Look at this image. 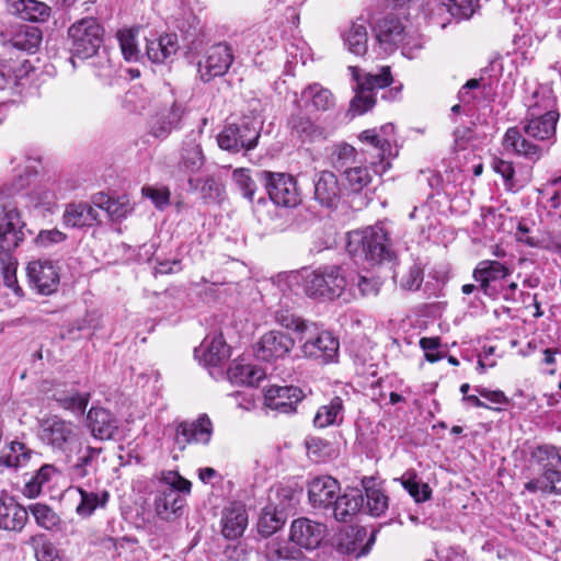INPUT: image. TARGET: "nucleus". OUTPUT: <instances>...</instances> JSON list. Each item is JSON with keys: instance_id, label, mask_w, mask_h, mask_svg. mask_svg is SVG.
<instances>
[{"instance_id": "1", "label": "nucleus", "mask_w": 561, "mask_h": 561, "mask_svg": "<svg viewBox=\"0 0 561 561\" xmlns=\"http://www.w3.org/2000/svg\"><path fill=\"white\" fill-rule=\"evenodd\" d=\"M346 250L354 261L371 266L396 259L390 232L380 224L350 231Z\"/></svg>"}, {"instance_id": "2", "label": "nucleus", "mask_w": 561, "mask_h": 561, "mask_svg": "<svg viewBox=\"0 0 561 561\" xmlns=\"http://www.w3.org/2000/svg\"><path fill=\"white\" fill-rule=\"evenodd\" d=\"M348 285L345 270L340 265L320 266L304 275L305 294L320 301H333L340 298Z\"/></svg>"}, {"instance_id": "3", "label": "nucleus", "mask_w": 561, "mask_h": 561, "mask_svg": "<svg viewBox=\"0 0 561 561\" xmlns=\"http://www.w3.org/2000/svg\"><path fill=\"white\" fill-rule=\"evenodd\" d=\"M353 80L355 95L350 103V112L355 115H363L374 107L376 103V90L389 87L393 79L390 67H382L378 73L364 72L358 67H350Z\"/></svg>"}, {"instance_id": "4", "label": "nucleus", "mask_w": 561, "mask_h": 561, "mask_svg": "<svg viewBox=\"0 0 561 561\" xmlns=\"http://www.w3.org/2000/svg\"><path fill=\"white\" fill-rule=\"evenodd\" d=\"M68 38L69 60L76 68V58L89 59L99 53L104 41V27L94 18H83L69 27Z\"/></svg>"}, {"instance_id": "5", "label": "nucleus", "mask_w": 561, "mask_h": 561, "mask_svg": "<svg viewBox=\"0 0 561 561\" xmlns=\"http://www.w3.org/2000/svg\"><path fill=\"white\" fill-rule=\"evenodd\" d=\"M261 135V123L255 118L243 117L228 124L217 137L218 146L230 152L252 150Z\"/></svg>"}, {"instance_id": "6", "label": "nucleus", "mask_w": 561, "mask_h": 561, "mask_svg": "<svg viewBox=\"0 0 561 561\" xmlns=\"http://www.w3.org/2000/svg\"><path fill=\"white\" fill-rule=\"evenodd\" d=\"M175 27L180 32L188 58L199 56L210 43L205 23L192 10H183L175 18Z\"/></svg>"}, {"instance_id": "7", "label": "nucleus", "mask_w": 561, "mask_h": 561, "mask_svg": "<svg viewBox=\"0 0 561 561\" xmlns=\"http://www.w3.org/2000/svg\"><path fill=\"white\" fill-rule=\"evenodd\" d=\"M257 176L264 182L266 192L275 205L291 208L300 204V192L293 175L264 170L257 172Z\"/></svg>"}, {"instance_id": "8", "label": "nucleus", "mask_w": 561, "mask_h": 561, "mask_svg": "<svg viewBox=\"0 0 561 561\" xmlns=\"http://www.w3.org/2000/svg\"><path fill=\"white\" fill-rule=\"evenodd\" d=\"M232 46L227 42H219L205 50V55L196 62L197 77L204 83L215 78L224 77L233 64Z\"/></svg>"}, {"instance_id": "9", "label": "nucleus", "mask_w": 561, "mask_h": 561, "mask_svg": "<svg viewBox=\"0 0 561 561\" xmlns=\"http://www.w3.org/2000/svg\"><path fill=\"white\" fill-rule=\"evenodd\" d=\"M174 445L183 451L187 445H208L213 436V423L207 414L195 420L175 422Z\"/></svg>"}, {"instance_id": "10", "label": "nucleus", "mask_w": 561, "mask_h": 561, "mask_svg": "<svg viewBox=\"0 0 561 561\" xmlns=\"http://www.w3.org/2000/svg\"><path fill=\"white\" fill-rule=\"evenodd\" d=\"M39 437L53 449L65 450L77 439V426L58 415H48L39 422Z\"/></svg>"}, {"instance_id": "11", "label": "nucleus", "mask_w": 561, "mask_h": 561, "mask_svg": "<svg viewBox=\"0 0 561 561\" xmlns=\"http://www.w3.org/2000/svg\"><path fill=\"white\" fill-rule=\"evenodd\" d=\"M340 342L330 331H321L306 336L300 346L304 357L320 365L335 363L339 357Z\"/></svg>"}, {"instance_id": "12", "label": "nucleus", "mask_w": 561, "mask_h": 561, "mask_svg": "<svg viewBox=\"0 0 561 561\" xmlns=\"http://www.w3.org/2000/svg\"><path fill=\"white\" fill-rule=\"evenodd\" d=\"M32 231L26 229L21 213L16 208L4 209L0 221V255L13 254V251L26 239Z\"/></svg>"}, {"instance_id": "13", "label": "nucleus", "mask_w": 561, "mask_h": 561, "mask_svg": "<svg viewBox=\"0 0 561 561\" xmlns=\"http://www.w3.org/2000/svg\"><path fill=\"white\" fill-rule=\"evenodd\" d=\"M26 275L28 285L36 294L49 296L57 291L60 276L57 267L50 261H32L27 264Z\"/></svg>"}, {"instance_id": "14", "label": "nucleus", "mask_w": 561, "mask_h": 561, "mask_svg": "<svg viewBox=\"0 0 561 561\" xmlns=\"http://www.w3.org/2000/svg\"><path fill=\"white\" fill-rule=\"evenodd\" d=\"M405 30L407 26L402 21L392 14L378 20L373 26L375 39L387 54H391L399 48L400 43L404 39Z\"/></svg>"}, {"instance_id": "15", "label": "nucleus", "mask_w": 561, "mask_h": 561, "mask_svg": "<svg viewBox=\"0 0 561 561\" xmlns=\"http://www.w3.org/2000/svg\"><path fill=\"white\" fill-rule=\"evenodd\" d=\"M28 520V511L7 491L0 492V529L21 533Z\"/></svg>"}, {"instance_id": "16", "label": "nucleus", "mask_w": 561, "mask_h": 561, "mask_svg": "<svg viewBox=\"0 0 561 561\" xmlns=\"http://www.w3.org/2000/svg\"><path fill=\"white\" fill-rule=\"evenodd\" d=\"M87 426L94 438L115 439L119 434V421L107 409L92 407L87 414Z\"/></svg>"}, {"instance_id": "17", "label": "nucleus", "mask_w": 561, "mask_h": 561, "mask_svg": "<svg viewBox=\"0 0 561 561\" xmlns=\"http://www.w3.org/2000/svg\"><path fill=\"white\" fill-rule=\"evenodd\" d=\"M325 535V526L309 518H298L290 527V541L306 550L319 547Z\"/></svg>"}, {"instance_id": "18", "label": "nucleus", "mask_w": 561, "mask_h": 561, "mask_svg": "<svg viewBox=\"0 0 561 561\" xmlns=\"http://www.w3.org/2000/svg\"><path fill=\"white\" fill-rule=\"evenodd\" d=\"M294 346L295 341L289 334L282 331H270L257 343L256 356L266 362L284 358Z\"/></svg>"}, {"instance_id": "19", "label": "nucleus", "mask_w": 561, "mask_h": 561, "mask_svg": "<svg viewBox=\"0 0 561 561\" xmlns=\"http://www.w3.org/2000/svg\"><path fill=\"white\" fill-rule=\"evenodd\" d=\"M186 108L182 103L172 101L169 107L162 108L156 114L150 124V133L153 137L165 139L172 131L182 127V121Z\"/></svg>"}, {"instance_id": "20", "label": "nucleus", "mask_w": 561, "mask_h": 561, "mask_svg": "<svg viewBox=\"0 0 561 561\" xmlns=\"http://www.w3.org/2000/svg\"><path fill=\"white\" fill-rule=\"evenodd\" d=\"M152 494L153 511L160 519L172 522L182 515V510L186 504V494L170 488L167 490L156 489Z\"/></svg>"}, {"instance_id": "21", "label": "nucleus", "mask_w": 561, "mask_h": 561, "mask_svg": "<svg viewBox=\"0 0 561 561\" xmlns=\"http://www.w3.org/2000/svg\"><path fill=\"white\" fill-rule=\"evenodd\" d=\"M304 399L300 388L295 386H271L265 390V405L280 413L296 411L297 404Z\"/></svg>"}, {"instance_id": "22", "label": "nucleus", "mask_w": 561, "mask_h": 561, "mask_svg": "<svg viewBox=\"0 0 561 561\" xmlns=\"http://www.w3.org/2000/svg\"><path fill=\"white\" fill-rule=\"evenodd\" d=\"M510 274L511 271L505 264L499 261L483 260L477 264L472 277L479 283V288L485 296L494 297L497 290L492 284L506 278Z\"/></svg>"}, {"instance_id": "23", "label": "nucleus", "mask_w": 561, "mask_h": 561, "mask_svg": "<svg viewBox=\"0 0 561 561\" xmlns=\"http://www.w3.org/2000/svg\"><path fill=\"white\" fill-rule=\"evenodd\" d=\"M339 492V481L330 476L316 477L308 483L309 503L314 508H331Z\"/></svg>"}, {"instance_id": "24", "label": "nucleus", "mask_w": 561, "mask_h": 561, "mask_svg": "<svg viewBox=\"0 0 561 561\" xmlns=\"http://www.w3.org/2000/svg\"><path fill=\"white\" fill-rule=\"evenodd\" d=\"M559 112L541 114L535 108L534 112H527L524 119L523 130L526 135L538 140H549L554 137Z\"/></svg>"}, {"instance_id": "25", "label": "nucleus", "mask_w": 561, "mask_h": 561, "mask_svg": "<svg viewBox=\"0 0 561 561\" xmlns=\"http://www.w3.org/2000/svg\"><path fill=\"white\" fill-rule=\"evenodd\" d=\"M195 357L205 366H219L230 356V348L226 344L222 334L206 336L199 347H196Z\"/></svg>"}, {"instance_id": "26", "label": "nucleus", "mask_w": 561, "mask_h": 561, "mask_svg": "<svg viewBox=\"0 0 561 561\" xmlns=\"http://www.w3.org/2000/svg\"><path fill=\"white\" fill-rule=\"evenodd\" d=\"M313 183L314 199L323 207L336 208L341 188L335 174L331 171H321L316 174Z\"/></svg>"}, {"instance_id": "27", "label": "nucleus", "mask_w": 561, "mask_h": 561, "mask_svg": "<svg viewBox=\"0 0 561 561\" xmlns=\"http://www.w3.org/2000/svg\"><path fill=\"white\" fill-rule=\"evenodd\" d=\"M506 152L514 153L530 161H537L542 156V148L527 140L518 127H510L502 139Z\"/></svg>"}, {"instance_id": "28", "label": "nucleus", "mask_w": 561, "mask_h": 561, "mask_svg": "<svg viewBox=\"0 0 561 561\" xmlns=\"http://www.w3.org/2000/svg\"><path fill=\"white\" fill-rule=\"evenodd\" d=\"M0 36L3 37L2 44L26 53H35L42 42V32L36 26L18 25L7 38L2 31Z\"/></svg>"}, {"instance_id": "29", "label": "nucleus", "mask_w": 561, "mask_h": 561, "mask_svg": "<svg viewBox=\"0 0 561 561\" xmlns=\"http://www.w3.org/2000/svg\"><path fill=\"white\" fill-rule=\"evenodd\" d=\"M248 526V514L240 503L225 507L221 515V534L226 539L234 540L241 537Z\"/></svg>"}, {"instance_id": "30", "label": "nucleus", "mask_w": 561, "mask_h": 561, "mask_svg": "<svg viewBox=\"0 0 561 561\" xmlns=\"http://www.w3.org/2000/svg\"><path fill=\"white\" fill-rule=\"evenodd\" d=\"M364 507V494L358 489H352L342 495H336L333 504V516L337 522L348 523Z\"/></svg>"}, {"instance_id": "31", "label": "nucleus", "mask_w": 561, "mask_h": 561, "mask_svg": "<svg viewBox=\"0 0 561 561\" xmlns=\"http://www.w3.org/2000/svg\"><path fill=\"white\" fill-rule=\"evenodd\" d=\"M300 102H302V107L309 113L325 112L334 107L335 98L329 89L314 82L301 91Z\"/></svg>"}, {"instance_id": "32", "label": "nucleus", "mask_w": 561, "mask_h": 561, "mask_svg": "<svg viewBox=\"0 0 561 561\" xmlns=\"http://www.w3.org/2000/svg\"><path fill=\"white\" fill-rule=\"evenodd\" d=\"M98 208L91 203H72L66 207L64 222L67 227L81 228L100 222Z\"/></svg>"}, {"instance_id": "33", "label": "nucleus", "mask_w": 561, "mask_h": 561, "mask_svg": "<svg viewBox=\"0 0 561 561\" xmlns=\"http://www.w3.org/2000/svg\"><path fill=\"white\" fill-rule=\"evenodd\" d=\"M367 26V21L359 18L342 34L344 46L355 56H365L368 50Z\"/></svg>"}, {"instance_id": "34", "label": "nucleus", "mask_w": 561, "mask_h": 561, "mask_svg": "<svg viewBox=\"0 0 561 561\" xmlns=\"http://www.w3.org/2000/svg\"><path fill=\"white\" fill-rule=\"evenodd\" d=\"M8 7L12 14L31 22H44L50 13V8L37 0H8Z\"/></svg>"}, {"instance_id": "35", "label": "nucleus", "mask_w": 561, "mask_h": 561, "mask_svg": "<svg viewBox=\"0 0 561 561\" xmlns=\"http://www.w3.org/2000/svg\"><path fill=\"white\" fill-rule=\"evenodd\" d=\"M344 412L343 399L335 396L328 403L319 407L313 417V425L318 428L339 426L344 421Z\"/></svg>"}, {"instance_id": "36", "label": "nucleus", "mask_w": 561, "mask_h": 561, "mask_svg": "<svg viewBox=\"0 0 561 561\" xmlns=\"http://www.w3.org/2000/svg\"><path fill=\"white\" fill-rule=\"evenodd\" d=\"M178 48L176 34H164L147 42L146 54L152 62L162 64L174 55Z\"/></svg>"}, {"instance_id": "37", "label": "nucleus", "mask_w": 561, "mask_h": 561, "mask_svg": "<svg viewBox=\"0 0 561 561\" xmlns=\"http://www.w3.org/2000/svg\"><path fill=\"white\" fill-rule=\"evenodd\" d=\"M205 158L201 146L195 139L185 140L181 151V158L179 161V171L193 176L198 173L203 168Z\"/></svg>"}, {"instance_id": "38", "label": "nucleus", "mask_w": 561, "mask_h": 561, "mask_svg": "<svg viewBox=\"0 0 561 561\" xmlns=\"http://www.w3.org/2000/svg\"><path fill=\"white\" fill-rule=\"evenodd\" d=\"M229 380L233 383H240L245 386H256L265 378V371L257 365L234 362L228 368Z\"/></svg>"}, {"instance_id": "39", "label": "nucleus", "mask_w": 561, "mask_h": 561, "mask_svg": "<svg viewBox=\"0 0 561 561\" xmlns=\"http://www.w3.org/2000/svg\"><path fill=\"white\" fill-rule=\"evenodd\" d=\"M187 182L190 190L193 192L198 191L205 203H218L225 193L222 183L214 175L206 176L205 179L188 176Z\"/></svg>"}, {"instance_id": "40", "label": "nucleus", "mask_w": 561, "mask_h": 561, "mask_svg": "<svg viewBox=\"0 0 561 561\" xmlns=\"http://www.w3.org/2000/svg\"><path fill=\"white\" fill-rule=\"evenodd\" d=\"M28 61L19 59L0 60V91L13 89L27 75Z\"/></svg>"}, {"instance_id": "41", "label": "nucleus", "mask_w": 561, "mask_h": 561, "mask_svg": "<svg viewBox=\"0 0 561 561\" xmlns=\"http://www.w3.org/2000/svg\"><path fill=\"white\" fill-rule=\"evenodd\" d=\"M33 450L25 444L13 440L0 451V466L18 469L30 461Z\"/></svg>"}, {"instance_id": "42", "label": "nucleus", "mask_w": 561, "mask_h": 561, "mask_svg": "<svg viewBox=\"0 0 561 561\" xmlns=\"http://www.w3.org/2000/svg\"><path fill=\"white\" fill-rule=\"evenodd\" d=\"M286 519L287 512L268 504L262 510L257 522V530L262 536L270 537L285 525Z\"/></svg>"}, {"instance_id": "43", "label": "nucleus", "mask_w": 561, "mask_h": 561, "mask_svg": "<svg viewBox=\"0 0 561 561\" xmlns=\"http://www.w3.org/2000/svg\"><path fill=\"white\" fill-rule=\"evenodd\" d=\"M92 204L100 210H103L112 220H121L130 211V206L126 202H121L106 195L96 193L92 196Z\"/></svg>"}, {"instance_id": "44", "label": "nucleus", "mask_w": 561, "mask_h": 561, "mask_svg": "<svg viewBox=\"0 0 561 561\" xmlns=\"http://www.w3.org/2000/svg\"><path fill=\"white\" fill-rule=\"evenodd\" d=\"M398 480L415 503H423L431 499L432 489L427 483L422 482L414 470L405 471Z\"/></svg>"}, {"instance_id": "45", "label": "nucleus", "mask_w": 561, "mask_h": 561, "mask_svg": "<svg viewBox=\"0 0 561 561\" xmlns=\"http://www.w3.org/2000/svg\"><path fill=\"white\" fill-rule=\"evenodd\" d=\"M80 494V503L77 505L76 512L81 517L91 516L98 507H104L108 493L103 492L101 495L95 492H88L81 485L75 488Z\"/></svg>"}, {"instance_id": "46", "label": "nucleus", "mask_w": 561, "mask_h": 561, "mask_svg": "<svg viewBox=\"0 0 561 561\" xmlns=\"http://www.w3.org/2000/svg\"><path fill=\"white\" fill-rule=\"evenodd\" d=\"M57 473L53 465L42 466L24 484L23 494L30 499L38 496L51 478Z\"/></svg>"}, {"instance_id": "47", "label": "nucleus", "mask_w": 561, "mask_h": 561, "mask_svg": "<svg viewBox=\"0 0 561 561\" xmlns=\"http://www.w3.org/2000/svg\"><path fill=\"white\" fill-rule=\"evenodd\" d=\"M365 500L366 503L362 510L374 517L381 516L389 507V497L376 486H365Z\"/></svg>"}, {"instance_id": "48", "label": "nucleus", "mask_w": 561, "mask_h": 561, "mask_svg": "<svg viewBox=\"0 0 561 561\" xmlns=\"http://www.w3.org/2000/svg\"><path fill=\"white\" fill-rule=\"evenodd\" d=\"M0 267L3 285L11 289L16 297L21 298L23 296V289L18 283V261L14 255L3 252V254L0 255Z\"/></svg>"}, {"instance_id": "49", "label": "nucleus", "mask_w": 561, "mask_h": 561, "mask_svg": "<svg viewBox=\"0 0 561 561\" xmlns=\"http://www.w3.org/2000/svg\"><path fill=\"white\" fill-rule=\"evenodd\" d=\"M27 545L34 550L37 561H60L56 547L45 534L31 536Z\"/></svg>"}, {"instance_id": "50", "label": "nucleus", "mask_w": 561, "mask_h": 561, "mask_svg": "<svg viewBox=\"0 0 561 561\" xmlns=\"http://www.w3.org/2000/svg\"><path fill=\"white\" fill-rule=\"evenodd\" d=\"M26 508L34 517L36 525L46 530H53L60 524L59 516L47 504L33 503Z\"/></svg>"}, {"instance_id": "51", "label": "nucleus", "mask_w": 561, "mask_h": 561, "mask_svg": "<svg viewBox=\"0 0 561 561\" xmlns=\"http://www.w3.org/2000/svg\"><path fill=\"white\" fill-rule=\"evenodd\" d=\"M54 400L58 403V405L65 410L72 412L73 414L81 415L84 413L89 400V393H80L78 391H73L71 393H54Z\"/></svg>"}, {"instance_id": "52", "label": "nucleus", "mask_w": 561, "mask_h": 561, "mask_svg": "<svg viewBox=\"0 0 561 561\" xmlns=\"http://www.w3.org/2000/svg\"><path fill=\"white\" fill-rule=\"evenodd\" d=\"M137 34L138 30L136 28H123L117 32L119 47L127 61H137L140 57Z\"/></svg>"}, {"instance_id": "53", "label": "nucleus", "mask_w": 561, "mask_h": 561, "mask_svg": "<svg viewBox=\"0 0 561 561\" xmlns=\"http://www.w3.org/2000/svg\"><path fill=\"white\" fill-rule=\"evenodd\" d=\"M479 0H463L461 2H457V0H453L451 2L446 1L442 2V5L436 10L439 14L443 12L448 13L451 18L460 20L470 19L476 12V8L478 7Z\"/></svg>"}, {"instance_id": "54", "label": "nucleus", "mask_w": 561, "mask_h": 561, "mask_svg": "<svg viewBox=\"0 0 561 561\" xmlns=\"http://www.w3.org/2000/svg\"><path fill=\"white\" fill-rule=\"evenodd\" d=\"M527 112H534L535 108L541 114L550 113V112H558L556 110V99L552 95L551 90L547 88H539L537 89L531 98L527 102Z\"/></svg>"}, {"instance_id": "55", "label": "nucleus", "mask_w": 561, "mask_h": 561, "mask_svg": "<svg viewBox=\"0 0 561 561\" xmlns=\"http://www.w3.org/2000/svg\"><path fill=\"white\" fill-rule=\"evenodd\" d=\"M533 459L542 468L561 467L560 449L552 445H540L531 454Z\"/></svg>"}, {"instance_id": "56", "label": "nucleus", "mask_w": 561, "mask_h": 561, "mask_svg": "<svg viewBox=\"0 0 561 561\" xmlns=\"http://www.w3.org/2000/svg\"><path fill=\"white\" fill-rule=\"evenodd\" d=\"M355 157L356 150L353 146L341 144L334 148L331 154V163L334 169L344 172L346 168L352 167L355 162Z\"/></svg>"}, {"instance_id": "57", "label": "nucleus", "mask_w": 561, "mask_h": 561, "mask_svg": "<svg viewBox=\"0 0 561 561\" xmlns=\"http://www.w3.org/2000/svg\"><path fill=\"white\" fill-rule=\"evenodd\" d=\"M382 283L379 277L357 274L350 280L348 286H356L360 297H376Z\"/></svg>"}, {"instance_id": "58", "label": "nucleus", "mask_w": 561, "mask_h": 561, "mask_svg": "<svg viewBox=\"0 0 561 561\" xmlns=\"http://www.w3.org/2000/svg\"><path fill=\"white\" fill-rule=\"evenodd\" d=\"M167 488L176 490L180 493L190 494L192 483L176 471H165L162 472L156 489L167 490Z\"/></svg>"}, {"instance_id": "59", "label": "nucleus", "mask_w": 561, "mask_h": 561, "mask_svg": "<svg viewBox=\"0 0 561 561\" xmlns=\"http://www.w3.org/2000/svg\"><path fill=\"white\" fill-rule=\"evenodd\" d=\"M492 170L501 175L504 181V185L508 191H517L518 185L515 181V169L512 162L506 161L502 158L494 157L491 162Z\"/></svg>"}, {"instance_id": "60", "label": "nucleus", "mask_w": 561, "mask_h": 561, "mask_svg": "<svg viewBox=\"0 0 561 561\" xmlns=\"http://www.w3.org/2000/svg\"><path fill=\"white\" fill-rule=\"evenodd\" d=\"M343 174L350 187L355 192L363 190L371 181L370 173L366 167H350L344 170Z\"/></svg>"}, {"instance_id": "61", "label": "nucleus", "mask_w": 561, "mask_h": 561, "mask_svg": "<svg viewBox=\"0 0 561 561\" xmlns=\"http://www.w3.org/2000/svg\"><path fill=\"white\" fill-rule=\"evenodd\" d=\"M288 125L293 133H296L300 138H312L317 133L313 122L306 115L296 114L291 115Z\"/></svg>"}, {"instance_id": "62", "label": "nucleus", "mask_w": 561, "mask_h": 561, "mask_svg": "<svg viewBox=\"0 0 561 561\" xmlns=\"http://www.w3.org/2000/svg\"><path fill=\"white\" fill-rule=\"evenodd\" d=\"M424 41L422 36L414 32L405 30V36L402 43H400L399 48L402 51V55L409 59H413L416 57L417 53L423 48Z\"/></svg>"}, {"instance_id": "63", "label": "nucleus", "mask_w": 561, "mask_h": 561, "mask_svg": "<svg viewBox=\"0 0 561 561\" xmlns=\"http://www.w3.org/2000/svg\"><path fill=\"white\" fill-rule=\"evenodd\" d=\"M232 176L243 197H245L249 201H252L255 194L256 185L252 178L250 176L249 170H234Z\"/></svg>"}, {"instance_id": "64", "label": "nucleus", "mask_w": 561, "mask_h": 561, "mask_svg": "<svg viewBox=\"0 0 561 561\" xmlns=\"http://www.w3.org/2000/svg\"><path fill=\"white\" fill-rule=\"evenodd\" d=\"M560 467L546 468L542 471L543 492L561 495V470Z\"/></svg>"}]
</instances>
